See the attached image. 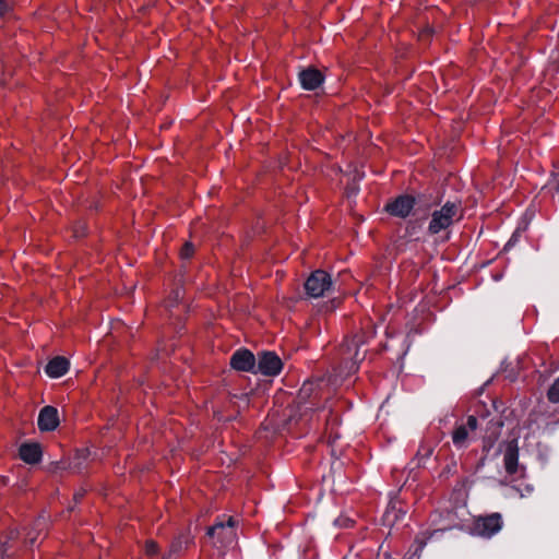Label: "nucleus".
I'll return each mask as SVG.
<instances>
[{"label":"nucleus","instance_id":"1","mask_svg":"<svg viewBox=\"0 0 559 559\" xmlns=\"http://www.w3.org/2000/svg\"><path fill=\"white\" fill-rule=\"evenodd\" d=\"M462 218V210L459 203L447 202L440 210H437L431 215V221L428 226L430 235H437L441 230L449 228L454 222Z\"/></svg>","mask_w":559,"mask_h":559},{"label":"nucleus","instance_id":"2","mask_svg":"<svg viewBox=\"0 0 559 559\" xmlns=\"http://www.w3.org/2000/svg\"><path fill=\"white\" fill-rule=\"evenodd\" d=\"M331 276L323 270L313 271L305 282V290L309 297L319 298L330 289Z\"/></svg>","mask_w":559,"mask_h":559},{"label":"nucleus","instance_id":"3","mask_svg":"<svg viewBox=\"0 0 559 559\" xmlns=\"http://www.w3.org/2000/svg\"><path fill=\"white\" fill-rule=\"evenodd\" d=\"M237 522L233 516H228L227 521H218L207 530L211 538L217 537L222 546L230 545L236 538L235 527Z\"/></svg>","mask_w":559,"mask_h":559},{"label":"nucleus","instance_id":"4","mask_svg":"<svg viewBox=\"0 0 559 559\" xmlns=\"http://www.w3.org/2000/svg\"><path fill=\"white\" fill-rule=\"evenodd\" d=\"M479 427V421L474 415H469L465 423L455 425L452 431L453 444L461 449L467 445L468 437Z\"/></svg>","mask_w":559,"mask_h":559},{"label":"nucleus","instance_id":"5","mask_svg":"<svg viewBox=\"0 0 559 559\" xmlns=\"http://www.w3.org/2000/svg\"><path fill=\"white\" fill-rule=\"evenodd\" d=\"M502 527V518L500 513H491L486 516H479L474 523V533L483 537H491Z\"/></svg>","mask_w":559,"mask_h":559},{"label":"nucleus","instance_id":"6","mask_svg":"<svg viewBox=\"0 0 559 559\" xmlns=\"http://www.w3.org/2000/svg\"><path fill=\"white\" fill-rule=\"evenodd\" d=\"M257 372L264 376H276L283 368L282 359L273 352H264L259 355L255 364Z\"/></svg>","mask_w":559,"mask_h":559},{"label":"nucleus","instance_id":"7","mask_svg":"<svg viewBox=\"0 0 559 559\" xmlns=\"http://www.w3.org/2000/svg\"><path fill=\"white\" fill-rule=\"evenodd\" d=\"M502 427H503V420L499 416L493 417L487 421L485 431L483 435L481 450L484 453L488 454L489 451L493 448V445L500 438Z\"/></svg>","mask_w":559,"mask_h":559},{"label":"nucleus","instance_id":"8","mask_svg":"<svg viewBox=\"0 0 559 559\" xmlns=\"http://www.w3.org/2000/svg\"><path fill=\"white\" fill-rule=\"evenodd\" d=\"M503 450V463L509 475H515L519 471V445L518 439L513 438L501 444Z\"/></svg>","mask_w":559,"mask_h":559},{"label":"nucleus","instance_id":"9","mask_svg":"<svg viewBox=\"0 0 559 559\" xmlns=\"http://www.w3.org/2000/svg\"><path fill=\"white\" fill-rule=\"evenodd\" d=\"M230 366L237 371L255 372V357L246 348L236 350L230 357Z\"/></svg>","mask_w":559,"mask_h":559},{"label":"nucleus","instance_id":"10","mask_svg":"<svg viewBox=\"0 0 559 559\" xmlns=\"http://www.w3.org/2000/svg\"><path fill=\"white\" fill-rule=\"evenodd\" d=\"M415 205V198L408 194H403L389 202L385 205L386 212L393 216L405 218L409 215Z\"/></svg>","mask_w":559,"mask_h":559},{"label":"nucleus","instance_id":"11","mask_svg":"<svg viewBox=\"0 0 559 559\" xmlns=\"http://www.w3.org/2000/svg\"><path fill=\"white\" fill-rule=\"evenodd\" d=\"M59 425L58 411L53 406H45L38 415V428L41 431H52Z\"/></svg>","mask_w":559,"mask_h":559},{"label":"nucleus","instance_id":"12","mask_svg":"<svg viewBox=\"0 0 559 559\" xmlns=\"http://www.w3.org/2000/svg\"><path fill=\"white\" fill-rule=\"evenodd\" d=\"M323 74L316 68H308L299 73L301 86L305 90L313 91L323 82Z\"/></svg>","mask_w":559,"mask_h":559},{"label":"nucleus","instance_id":"13","mask_svg":"<svg viewBox=\"0 0 559 559\" xmlns=\"http://www.w3.org/2000/svg\"><path fill=\"white\" fill-rule=\"evenodd\" d=\"M20 457L27 464H36L41 460V449L38 443H23L19 449Z\"/></svg>","mask_w":559,"mask_h":559},{"label":"nucleus","instance_id":"14","mask_svg":"<svg viewBox=\"0 0 559 559\" xmlns=\"http://www.w3.org/2000/svg\"><path fill=\"white\" fill-rule=\"evenodd\" d=\"M69 366V360L66 357L57 356L48 361L45 371L51 378H59L67 373Z\"/></svg>","mask_w":559,"mask_h":559},{"label":"nucleus","instance_id":"15","mask_svg":"<svg viewBox=\"0 0 559 559\" xmlns=\"http://www.w3.org/2000/svg\"><path fill=\"white\" fill-rule=\"evenodd\" d=\"M547 397L551 403H559V378L549 388Z\"/></svg>","mask_w":559,"mask_h":559},{"label":"nucleus","instance_id":"16","mask_svg":"<svg viewBox=\"0 0 559 559\" xmlns=\"http://www.w3.org/2000/svg\"><path fill=\"white\" fill-rule=\"evenodd\" d=\"M159 551L157 543L154 540H147L145 543V555L148 557L156 556Z\"/></svg>","mask_w":559,"mask_h":559},{"label":"nucleus","instance_id":"17","mask_svg":"<svg viewBox=\"0 0 559 559\" xmlns=\"http://www.w3.org/2000/svg\"><path fill=\"white\" fill-rule=\"evenodd\" d=\"M193 254H194V246L191 242H186L180 250V257L182 259H189Z\"/></svg>","mask_w":559,"mask_h":559},{"label":"nucleus","instance_id":"18","mask_svg":"<svg viewBox=\"0 0 559 559\" xmlns=\"http://www.w3.org/2000/svg\"><path fill=\"white\" fill-rule=\"evenodd\" d=\"M10 10L9 0H0V17H2Z\"/></svg>","mask_w":559,"mask_h":559},{"label":"nucleus","instance_id":"19","mask_svg":"<svg viewBox=\"0 0 559 559\" xmlns=\"http://www.w3.org/2000/svg\"><path fill=\"white\" fill-rule=\"evenodd\" d=\"M174 294H175L174 300L168 299V300L165 301V308L166 309H169V308L174 307L175 301H177L180 298L179 290L174 292Z\"/></svg>","mask_w":559,"mask_h":559},{"label":"nucleus","instance_id":"20","mask_svg":"<svg viewBox=\"0 0 559 559\" xmlns=\"http://www.w3.org/2000/svg\"><path fill=\"white\" fill-rule=\"evenodd\" d=\"M311 391V384H304L301 390H300V393H299V396L300 399H302L305 395H308V393Z\"/></svg>","mask_w":559,"mask_h":559},{"label":"nucleus","instance_id":"21","mask_svg":"<svg viewBox=\"0 0 559 559\" xmlns=\"http://www.w3.org/2000/svg\"><path fill=\"white\" fill-rule=\"evenodd\" d=\"M10 548H11V547L8 545V543H7V542H5V543H3V544L1 545V547H0V552H1V555H2V556L7 555Z\"/></svg>","mask_w":559,"mask_h":559},{"label":"nucleus","instance_id":"22","mask_svg":"<svg viewBox=\"0 0 559 559\" xmlns=\"http://www.w3.org/2000/svg\"><path fill=\"white\" fill-rule=\"evenodd\" d=\"M425 450V453L423 454L424 456H429L431 454V449L430 448H426L424 449Z\"/></svg>","mask_w":559,"mask_h":559},{"label":"nucleus","instance_id":"23","mask_svg":"<svg viewBox=\"0 0 559 559\" xmlns=\"http://www.w3.org/2000/svg\"><path fill=\"white\" fill-rule=\"evenodd\" d=\"M430 33H431V31H430V29H426V31H424V32L421 33V35H420V36H421V37H424V36H429V35H430Z\"/></svg>","mask_w":559,"mask_h":559},{"label":"nucleus","instance_id":"24","mask_svg":"<svg viewBox=\"0 0 559 559\" xmlns=\"http://www.w3.org/2000/svg\"><path fill=\"white\" fill-rule=\"evenodd\" d=\"M425 453V450L419 449L418 454Z\"/></svg>","mask_w":559,"mask_h":559},{"label":"nucleus","instance_id":"25","mask_svg":"<svg viewBox=\"0 0 559 559\" xmlns=\"http://www.w3.org/2000/svg\"><path fill=\"white\" fill-rule=\"evenodd\" d=\"M425 453V450L419 449L418 454Z\"/></svg>","mask_w":559,"mask_h":559},{"label":"nucleus","instance_id":"26","mask_svg":"<svg viewBox=\"0 0 559 559\" xmlns=\"http://www.w3.org/2000/svg\"><path fill=\"white\" fill-rule=\"evenodd\" d=\"M10 534H11V537H12L13 535H15V532H14V531H11V533H10Z\"/></svg>","mask_w":559,"mask_h":559}]
</instances>
